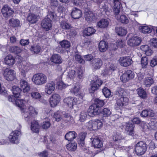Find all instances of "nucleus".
Instances as JSON below:
<instances>
[{
    "label": "nucleus",
    "mask_w": 157,
    "mask_h": 157,
    "mask_svg": "<svg viewBox=\"0 0 157 157\" xmlns=\"http://www.w3.org/2000/svg\"><path fill=\"white\" fill-rule=\"evenodd\" d=\"M9 100L19 107L22 115L27 121L32 119V117L36 115L38 112L36 109L32 106L29 105L27 101L23 99L20 100L17 98H14L13 96H9Z\"/></svg>",
    "instance_id": "f257e3e1"
},
{
    "label": "nucleus",
    "mask_w": 157,
    "mask_h": 157,
    "mask_svg": "<svg viewBox=\"0 0 157 157\" xmlns=\"http://www.w3.org/2000/svg\"><path fill=\"white\" fill-rule=\"evenodd\" d=\"M116 94L120 98L117 99L115 104V109L116 110H121L128 102V98L126 97L128 95V93L127 91L119 87Z\"/></svg>",
    "instance_id": "f03ea898"
},
{
    "label": "nucleus",
    "mask_w": 157,
    "mask_h": 157,
    "mask_svg": "<svg viewBox=\"0 0 157 157\" xmlns=\"http://www.w3.org/2000/svg\"><path fill=\"white\" fill-rule=\"evenodd\" d=\"M49 17L54 21L57 19L56 14L53 12H49L48 17L45 18L42 21L41 25L42 27L46 31L49 30L52 27V21Z\"/></svg>",
    "instance_id": "7ed1b4c3"
},
{
    "label": "nucleus",
    "mask_w": 157,
    "mask_h": 157,
    "mask_svg": "<svg viewBox=\"0 0 157 157\" xmlns=\"http://www.w3.org/2000/svg\"><path fill=\"white\" fill-rule=\"evenodd\" d=\"M30 11L33 12L32 13L29 14L27 18L28 21L31 24H34L38 21L39 18L38 15L37 14L40 12V8H38L34 6H32Z\"/></svg>",
    "instance_id": "20e7f679"
},
{
    "label": "nucleus",
    "mask_w": 157,
    "mask_h": 157,
    "mask_svg": "<svg viewBox=\"0 0 157 157\" xmlns=\"http://www.w3.org/2000/svg\"><path fill=\"white\" fill-rule=\"evenodd\" d=\"M102 121L99 120H90L86 124V128L90 130H97L102 126Z\"/></svg>",
    "instance_id": "39448f33"
},
{
    "label": "nucleus",
    "mask_w": 157,
    "mask_h": 157,
    "mask_svg": "<svg viewBox=\"0 0 157 157\" xmlns=\"http://www.w3.org/2000/svg\"><path fill=\"white\" fill-rule=\"evenodd\" d=\"M47 77L44 74L39 73L34 75L32 78V81L36 85H41L46 83Z\"/></svg>",
    "instance_id": "423d86ee"
},
{
    "label": "nucleus",
    "mask_w": 157,
    "mask_h": 157,
    "mask_svg": "<svg viewBox=\"0 0 157 157\" xmlns=\"http://www.w3.org/2000/svg\"><path fill=\"white\" fill-rule=\"evenodd\" d=\"M102 83L101 80L99 79L97 76H94L91 83V87L89 89V92L93 93L98 89Z\"/></svg>",
    "instance_id": "0eeeda50"
},
{
    "label": "nucleus",
    "mask_w": 157,
    "mask_h": 157,
    "mask_svg": "<svg viewBox=\"0 0 157 157\" xmlns=\"http://www.w3.org/2000/svg\"><path fill=\"white\" fill-rule=\"evenodd\" d=\"M147 149L146 144L143 141H141L136 144L135 148V151L137 155H140L144 154Z\"/></svg>",
    "instance_id": "6e6552de"
},
{
    "label": "nucleus",
    "mask_w": 157,
    "mask_h": 157,
    "mask_svg": "<svg viewBox=\"0 0 157 157\" xmlns=\"http://www.w3.org/2000/svg\"><path fill=\"white\" fill-rule=\"evenodd\" d=\"M31 68V66L29 63L25 62H23L22 64H21L19 67L20 74L21 76L25 78Z\"/></svg>",
    "instance_id": "1a4fd4ad"
},
{
    "label": "nucleus",
    "mask_w": 157,
    "mask_h": 157,
    "mask_svg": "<svg viewBox=\"0 0 157 157\" xmlns=\"http://www.w3.org/2000/svg\"><path fill=\"white\" fill-rule=\"evenodd\" d=\"M21 132L18 130H15L11 132L9 136L10 141L13 144H17L19 142V136Z\"/></svg>",
    "instance_id": "9d476101"
},
{
    "label": "nucleus",
    "mask_w": 157,
    "mask_h": 157,
    "mask_svg": "<svg viewBox=\"0 0 157 157\" xmlns=\"http://www.w3.org/2000/svg\"><path fill=\"white\" fill-rule=\"evenodd\" d=\"M3 75L7 81H12L15 78L16 74L14 70L6 68L4 70Z\"/></svg>",
    "instance_id": "9b49d317"
},
{
    "label": "nucleus",
    "mask_w": 157,
    "mask_h": 157,
    "mask_svg": "<svg viewBox=\"0 0 157 157\" xmlns=\"http://www.w3.org/2000/svg\"><path fill=\"white\" fill-rule=\"evenodd\" d=\"M134 77L135 74L134 72L130 70H128L121 76L120 79L123 82H126L130 79L133 78Z\"/></svg>",
    "instance_id": "f8f14e48"
},
{
    "label": "nucleus",
    "mask_w": 157,
    "mask_h": 157,
    "mask_svg": "<svg viewBox=\"0 0 157 157\" xmlns=\"http://www.w3.org/2000/svg\"><path fill=\"white\" fill-rule=\"evenodd\" d=\"M60 97L57 94H54L49 98L50 106L52 107L56 106L60 101Z\"/></svg>",
    "instance_id": "ddd939ff"
},
{
    "label": "nucleus",
    "mask_w": 157,
    "mask_h": 157,
    "mask_svg": "<svg viewBox=\"0 0 157 157\" xmlns=\"http://www.w3.org/2000/svg\"><path fill=\"white\" fill-rule=\"evenodd\" d=\"M64 103L68 107L72 109L74 105L79 104L80 102L77 101V98L74 97H67L63 100Z\"/></svg>",
    "instance_id": "4468645a"
},
{
    "label": "nucleus",
    "mask_w": 157,
    "mask_h": 157,
    "mask_svg": "<svg viewBox=\"0 0 157 157\" xmlns=\"http://www.w3.org/2000/svg\"><path fill=\"white\" fill-rule=\"evenodd\" d=\"M141 41V38L137 36H133L130 37L127 41L128 44L132 47L139 46Z\"/></svg>",
    "instance_id": "2eb2a0df"
},
{
    "label": "nucleus",
    "mask_w": 157,
    "mask_h": 157,
    "mask_svg": "<svg viewBox=\"0 0 157 157\" xmlns=\"http://www.w3.org/2000/svg\"><path fill=\"white\" fill-rule=\"evenodd\" d=\"M13 12V10L7 5H4L1 10V12L3 16L7 18L11 16Z\"/></svg>",
    "instance_id": "dca6fc26"
},
{
    "label": "nucleus",
    "mask_w": 157,
    "mask_h": 157,
    "mask_svg": "<svg viewBox=\"0 0 157 157\" xmlns=\"http://www.w3.org/2000/svg\"><path fill=\"white\" fill-rule=\"evenodd\" d=\"M55 88V82L53 81H51L47 83L45 85L44 91L47 94L50 95L54 91Z\"/></svg>",
    "instance_id": "f3484780"
},
{
    "label": "nucleus",
    "mask_w": 157,
    "mask_h": 157,
    "mask_svg": "<svg viewBox=\"0 0 157 157\" xmlns=\"http://www.w3.org/2000/svg\"><path fill=\"white\" fill-rule=\"evenodd\" d=\"M155 27L146 25L140 26L139 28L140 31L144 34L149 33L152 32V30H155Z\"/></svg>",
    "instance_id": "a211bd4d"
},
{
    "label": "nucleus",
    "mask_w": 157,
    "mask_h": 157,
    "mask_svg": "<svg viewBox=\"0 0 157 157\" xmlns=\"http://www.w3.org/2000/svg\"><path fill=\"white\" fill-rule=\"evenodd\" d=\"M119 62L121 66L126 67L130 65L132 63V61L130 57L124 56L120 58Z\"/></svg>",
    "instance_id": "6ab92c4d"
},
{
    "label": "nucleus",
    "mask_w": 157,
    "mask_h": 157,
    "mask_svg": "<svg viewBox=\"0 0 157 157\" xmlns=\"http://www.w3.org/2000/svg\"><path fill=\"white\" fill-rule=\"evenodd\" d=\"M100 112L99 107L94 104L90 106L88 113L90 116H93L98 114Z\"/></svg>",
    "instance_id": "aec40b11"
},
{
    "label": "nucleus",
    "mask_w": 157,
    "mask_h": 157,
    "mask_svg": "<svg viewBox=\"0 0 157 157\" xmlns=\"http://www.w3.org/2000/svg\"><path fill=\"white\" fill-rule=\"evenodd\" d=\"M91 64L94 69H99L102 64V62L100 59L96 58L92 60Z\"/></svg>",
    "instance_id": "412c9836"
},
{
    "label": "nucleus",
    "mask_w": 157,
    "mask_h": 157,
    "mask_svg": "<svg viewBox=\"0 0 157 157\" xmlns=\"http://www.w3.org/2000/svg\"><path fill=\"white\" fill-rule=\"evenodd\" d=\"M77 136V133L74 131H70L67 132L65 136V139L69 141H72Z\"/></svg>",
    "instance_id": "4be33fe9"
},
{
    "label": "nucleus",
    "mask_w": 157,
    "mask_h": 157,
    "mask_svg": "<svg viewBox=\"0 0 157 157\" xmlns=\"http://www.w3.org/2000/svg\"><path fill=\"white\" fill-rule=\"evenodd\" d=\"M20 85L23 92H28L30 90L29 85L26 81L21 80L20 82Z\"/></svg>",
    "instance_id": "5701e85b"
},
{
    "label": "nucleus",
    "mask_w": 157,
    "mask_h": 157,
    "mask_svg": "<svg viewBox=\"0 0 157 157\" xmlns=\"http://www.w3.org/2000/svg\"><path fill=\"white\" fill-rule=\"evenodd\" d=\"M50 61L56 64H60L63 61L61 57L58 54H53L50 58Z\"/></svg>",
    "instance_id": "b1692460"
},
{
    "label": "nucleus",
    "mask_w": 157,
    "mask_h": 157,
    "mask_svg": "<svg viewBox=\"0 0 157 157\" xmlns=\"http://www.w3.org/2000/svg\"><path fill=\"white\" fill-rule=\"evenodd\" d=\"M81 11L76 8H74L72 9L71 13L72 17L74 19H78L82 16Z\"/></svg>",
    "instance_id": "393cba45"
},
{
    "label": "nucleus",
    "mask_w": 157,
    "mask_h": 157,
    "mask_svg": "<svg viewBox=\"0 0 157 157\" xmlns=\"http://www.w3.org/2000/svg\"><path fill=\"white\" fill-rule=\"evenodd\" d=\"M4 62L5 64L12 66L14 64L15 60L12 55H9L5 58Z\"/></svg>",
    "instance_id": "a878e982"
},
{
    "label": "nucleus",
    "mask_w": 157,
    "mask_h": 157,
    "mask_svg": "<svg viewBox=\"0 0 157 157\" xmlns=\"http://www.w3.org/2000/svg\"><path fill=\"white\" fill-rule=\"evenodd\" d=\"M9 23L10 26L13 28L21 27V23L20 20L17 19L12 18L9 20Z\"/></svg>",
    "instance_id": "bb28decb"
},
{
    "label": "nucleus",
    "mask_w": 157,
    "mask_h": 157,
    "mask_svg": "<svg viewBox=\"0 0 157 157\" xmlns=\"http://www.w3.org/2000/svg\"><path fill=\"white\" fill-rule=\"evenodd\" d=\"M134 125L132 124H127L125 129V131L126 133L130 136L133 135L134 133Z\"/></svg>",
    "instance_id": "cd10ccee"
},
{
    "label": "nucleus",
    "mask_w": 157,
    "mask_h": 157,
    "mask_svg": "<svg viewBox=\"0 0 157 157\" xmlns=\"http://www.w3.org/2000/svg\"><path fill=\"white\" fill-rule=\"evenodd\" d=\"M80 89V85L78 84H76L73 87L70 89V92L75 95H79L81 96Z\"/></svg>",
    "instance_id": "c85d7f7f"
},
{
    "label": "nucleus",
    "mask_w": 157,
    "mask_h": 157,
    "mask_svg": "<svg viewBox=\"0 0 157 157\" xmlns=\"http://www.w3.org/2000/svg\"><path fill=\"white\" fill-rule=\"evenodd\" d=\"M109 21L106 19H102L98 22L97 25L98 27L105 28L107 27L109 24Z\"/></svg>",
    "instance_id": "c756f323"
},
{
    "label": "nucleus",
    "mask_w": 157,
    "mask_h": 157,
    "mask_svg": "<svg viewBox=\"0 0 157 157\" xmlns=\"http://www.w3.org/2000/svg\"><path fill=\"white\" fill-rule=\"evenodd\" d=\"M96 31V30L92 27H87L83 30V34L86 36H90L94 33Z\"/></svg>",
    "instance_id": "7c9ffc66"
},
{
    "label": "nucleus",
    "mask_w": 157,
    "mask_h": 157,
    "mask_svg": "<svg viewBox=\"0 0 157 157\" xmlns=\"http://www.w3.org/2000/svg\"><path fill=\"white\" fill-rule=\"evenodd\" d=\"M12 91L14 95V98L20 97L21 90L18 86H14L12 88Z\"/></svg>",
    "instance_id": "2f4dec72"
},
{
    "label": "nucleus",
    "mask_w": 157,
    "mask_h": 157,
    "mask_svg": "<svg viewBox=\"0 0 157 157\" xmlns=\"http://www.w3.org/2000/svg\"><path fill=\"white\" fill-rule=\"evenodd\" d=\"M92 144L94 147L97 148H100L103 145L101 140L98 138L94 139L92 141Z\"/></svg>",
    "instance_id": "473e14b6"
},
{
    "label": "nucleus",
    "mask_w": 157,
    "mask_h": 157,
    "mask_svg": "<svg viewBox=\"0 0 157 157\" xmlns=\"http://www.w3.org/2000/svg\"><path fill=\"white\" fill-rule=\"evenodd\" d=\"M31 129L34 132L37 133L39 132V125L37 121H34L31 122Z\"/></svg>",
    "instance_id": "72a5a7b5"
},
{
    "label": "nucleus",
    "mask_w": 157,
    "mask_h": 157,
    "mask_svg": "<svg viewBox=\"0 0 157 157\" xmlns=\"http://www.w3.org/2000/svg\"><path fill=\"white\" fill-rule=\"evenodd\" d=\"M85 17L87 21H91L95 18V16L92 12L87 10V11H85Z\"/></svg>",
    "instance_id": "f704fd0d"
},
{
    "label": "nucleus",
    "mask_w": 157,
    "mask_h": 157,
    "mask_svg": "<svg viewBox=\"0 0 157 157\" xmlns=\"http://www.w3.org/2000/svg\"><path fill=\"white\" fill-rule=\"evenodd\" d=\"M67 78L71 79H74L77 77V74L75 70L69 69L67 72Z\"/></svg>",
    "instance_id": "c9c22d12"
},
{
    "label": "nucleus",
    "mask_w": 157,
    "mask_h": 157,
    "mask_svg": "<svg viewBox=\"0 0 157 157\" xmlns=\"http://www.w3.org/2000/svg\"><path fill=\"white\" fill-rule=\"evenodd\" d=\"M57 82L56 83V87L58 89L61 90L65 88L66 86L62 81L61 76L58 77L56 80Z\"/></svg>",
    "instance_id": "e433bc0d"
},
{
    "label": "nucleus",
    "mask_w": 157,
    "mask_h": 157,
    "mask_svg": "<svg viewBox=\"0 0 157 157\" xmlns=\"http://www.w3.org/2000/svg\"><path fill=\"white\" fill-rule=\"evenodd\" d=\"M98 47L99 51L101 52H103L107 49L108 44L105 41H101L99 43Z\"/></svg>",
    "instance_id": "4c0bfd02"
},
{
    "label": "nucleus",
    "mask_w": 157,
    "mask_h": 157,
    "mask_svg": "<svg viewBox=\"0 0 157 157\" xmlns=\"http://www.w3.org/2000/svg\"><path fill=\"white\" fill-rule=\"evenodd\" d=\"M60 27L63 29L68 30L71 28V25L66 21L63 20L60 22Z\"/></svg>",
    "instance_id": "58836bf2"
},
{
    "label": "nucleus",
    "mask_w": 157,
    "mask_h": 157,
    "mask_svg": "<svg viewBox=\"0 0 157 157\" xmlns=\"http://www.w3.org/2000/svg\"><path fill=\"white\" fill-rule=\"evenodd\" d=\"M116 31L118 35L121 36H125L127 33L126 29L122 27L116 28Z\"/></svg>",
    "instance_id": "ea45409f"
},
{
    "label": "nucleus",
    "mask_w": 157,
    "mask_h": 157,
    "mask_svg": "<svg viewBox=\"0 0 157 157\" xmlns=\"http://www.w3.org/2000/svg\"><path fill=\"white\" fill-rule=\"evenodd\" d=\"M118 4H114L113 8V11L115 15L118 14L120 13L122 5L121 2H118Z\"/></svg>",
    "instance_id": "a19ab883"
},
{
    "label": "nucleus",
    "mask_w": 157,
    "mask_h": 157,
    "mask_svg": "<svg viewBox=\"0 0 157 157\" xmlns=\"http://www.w3.org/2000/svg\"><path fill=\"white\" fill-rule=\"evenodd\" d=\"M50 142L49 143L48 145V144L47 145V147L48 148L55 147L57 143L56 140L53 137L51 136L50 138Z\"/></svg>",
    "instance_id": "79ce46f5"
},
{
    "label": "nucleus",
    "mask_w": 157,
    "mask_h": 157,
    "mask_svg": "<svg viewBox=\"0 0 157 157\" xmlns=\"http://www.w3.org/2000/svg\"><path fill=\"white\" fill-rule=\"evenodd\" d=\"M138 94L141 98L145 99L147 97V94L145 91L142 88H139L137 90Z\"/></svg>",
    "instance_id": "37998d69"
},
{
    "label": "nucleus",
    "mask_w": 157,
    "mask_h": 157,
    "mask_svg": "<svg viewBox=\"0 0 157 157\" xmlns=\"http://www.w3.org/2000/svg\"><path fill=\"white\" fill-rule=\"evenodd\" d=\"M153 79L151 77H148L145 78L144 81V83L147 87H150L153 83Z\"/></svg>",
    "instance_id": "c03bdc74"
},
{
    "label": "nucleus",
    "mask_w": 157,
    "mask_h": 157,
    "mask_svg": "<svg viewBox=\"0 0 157 157\" xmlns=\"http://www.w3.org/2000/svg\"><path fill=\"white\" fill-rule=\"evenodd\" d=\"M77 73V77L80 79H82L83 77V73L84 71L83 68L81 67H79L75 69Z\"/></svg>",
    "instance_id": "a18cd8bd"
},
{
    "label": "nucleus",
    "mask_w": 157,
    "mask_h": 157,
    "mask_svg": "<svg viewBox=\"0 0 157 157\" xmlns=\"http://www.w3.org/2000/svg\"><path fill=\"white\" fill-rule=\"evenodd\" d=\"M112 139L114 141H118L124 139V137L122 136L119 132H115L113 133Z\"/></svg>",
    "instance_id": "49530a36"
},
{
    "label": "nucleus",
    "mask_w": 157,
    "mask_h": 157,
    "mask_svg": "<svg viewBox=\"0 0 157 157\" xmlns=\"http://www.w3.org/2000/svg\"><path fill=\"white\" fill-rule=\"evenodd\" d=\"M59 44L61 45L62 48H64L65 49L69 48L71 45L70 42L67 40H64L60 42Z\"/></svg>",
    "instance_id": "de8ad7c7"
},
{
    "label": "nucleus",
    "mask_w": 157,
    "mask_h": 157,
    "mask_svg": "<svg viewBox=\"0 0 157 157\" xmlns=\"http://www.w3.org/2000/svg\"><path fill=\"white\" fill-rule=\"evenodd\" d=\"M63 113L59 111H57L53 115L54 118L55 119V120L57 122H59L61 120L62 118Z\"/></svg>",
    "instance_id": "09e8293b"
},
{
    "label": "nucleus",
    "mask_w": 157,
    "mask_h": 157,
    "mask_svg": "<svg viewBox=\"0 0 157 157\" xmlns=\"http://www.w3.org/2000/svg\"><path fill=\"white\" fill-rule=\"evenodd\" d=\"M77 144L75 143L68 144L66 145L67 149L71 151H75L77 148Z\"/></svg>",
    "instance_id": "8fccbe9b"
},
{
    "label": "nucleus",
    "mask_w": 157,
    "mask_h": 157,
    "mask_svg": "<svg viewBox=\"0 0 157 157\" xmlns=\"http://www.w3.org/2000/svg\"><path fill=\"white\" fill-rule=\"evenodd\" d=\"M88 113L86 111H83L79 115V121L80 122H84L86 118Z\"/></svg>",
    "instance_id": "3c124183"
},
{
    "label": "nucleus",
    "mask_w": 157,
    "mask_h": 157,
    "mask_svg": "<svg viewBox=\"0 0 157 157\" xmlns=\"http://www.w3.org/2000/svg\"><path fill=\"white\" fill-rule=\"evenodd\" d=\"M141 63L143 68H147L148 63L147 58L146 56L142 57L141 59Z\"/></svg>",
    "instance_id": "603ef678"
},
{
    "label": "nucleus",
    "mask_w": 157,
    "mask_h": 157,
    "mask_svg": "<svg viewBox=\"0 0 157 157\" xmlns=\"http://www.w3.org/2000/svg\"><path fill=\"white\" fill-rule=\"evenodd\" d=\"M9 50L10 52L16 54L19 53L21 51V49L19 47L15 46L11 47L9 49Z\"/></svg>",
    "instance_id": "864d4df0"
},
{
    "label": "nucleus",
    "mask_w": 157,
    "mask_h": 157,
    "mask_svg": "<svg viewBox=\"0 0 157 157\" xmlns=\"http://www.w3.org/2000/svg\"><path fill=\"white\" fill-rule=\"evenodd\" d=\"M125 41L123 39H119L117 40L116 43V47H114V48H116V47L117 48H122L123 47L124 45Z\"/></svg>",
    "instance_id": "5fc2aeb1"
},
{
    "label": "nucleus",
    "mask_w": 157,
    "mask_h": 157,
    "mask_svg": "<svg viewBox=\"0 0 157 157\" xmlns=\"http://www.w3.org/2000/svg\"><path fill=\"white\" fill-rule=\"evenodd\" d=\"M119 20L123 24H126L129 22V20L127 17L124 14L121 15Z\"/></svg>",
    "instance_id": "6e6d98bb"
},
{
    "label": "nucleus",
    "mask_w": 157,
    "mask_h": 157,
    "mask_svg": "<svg viewBox=\"0 0 157 157\" xmlns=\"http://www.w3.org/2000/svg\"><path fill=\"white\" fill-rule=\"evenodd\" d=\"M102 92L106 98L109 97L111 95V92L110 90L107 87H105L102 89Z\"/></svg>",
    "instance_id": "4d7b16f0"
},
{
    "label": "nucleus",
    "mask_w": 157,
    "mask_h": 157,
    "mask_svg": "<svg viewBox=\"0 0 157 157\" xmlns=\"http://www.w3.org/2000/svg\"><path fill=\"white\" fill-rule=\"evenodd\" d=\"M94 104L96 105L98 107L100 108L104 105V102L103 100H101L99 99H96Z\"/></svg>",
    "instance_id": "13d9d810"
},
{
    "label": "nucleus",
    "mask_w": 157,
    "mask_h": 157,
    "mask_svg": "<svg viewBox=\"0 0 157 157\" xmlns=\"http://www.w3.org/2000/svg\"><path fill=\"white\" fill-rule=\"evenodd\" d=\"M104 116L108 117L111 114V112L109 109L107 108H104L101 112Z\"/></svg>",
    "instance_id": "bf43d9fd"
},
{
    "label": "nucleus",
    "mask_w": 157,
    "mask_h": 157,
    "mask_svg": "<svg viewBox=\"0 0 157 157\" xmlns=\"http://www.w3.org/2000/svg\"><path fill=\"white\" fill-rule=\"evenodd\" d=\"M75 58L76 61L80 63H84V60L82 57L81 55L78 54H76L75 55Z\"/></svg>",
    "instance_id": "052dcab7"
},
{
    "label": "nucleus",
    "mask_w": 157,
    "mask_h": 157,
    "mask_svg": "<svg viewBox=\"0 0 157 157\" xmlns=\"http://www.w3.org/2000/svg\"><path fill=\"white\" fill-rule=\"evenodd\" d=\"M31 50L34 52L35 53L37 54L40 52V47L39 45H34V46H31Z\"/></svg>",
    "instance_id": "680f3d73"
},
{
    "label": "nucleus",
    "mask_w": 157,
    "mask_h": 157,
    "mask_svg": "<svg viewBox=\"0 0 157 157\" xmlns=\"http://www.w3.org/2000/svg\"><path fill=\"white\" fill-rule=\"evenodd\" d=\"M31 94L32 98L35 99H39L41 97V94L39 93L36 92H32Z\"/></svg>",
    "instance_id": "e2e57ef3"
},
{
    "label": "nucleus",
    "mask_w": 157,
    "mask_h": 157,
    "mask_svg": "<svg viewBox=\"0 0 157 157\" xmlns=\"http://www.w3.org/2000/svg\"><path fill=\"white\" fill-rule=\"evenodd\" d=\"M108 5V4L107 3H104L102 8H101V10H103V11H104L107 15L108 14L109 12V9Z\"/></svg>",
    "instance_id": "0e129e2a"
},
{
    "label": "nucleus",
    "mask_w": 157,
    "mask_h": 157,
    "mask_svg": "<svg viewBox=\"0 0 157 157\" xmlns=\"http://www.w3.org/2000/svg\"><path fill=\"white\" fill-rule=\"evenodd\" d=\"M150 44L154 48H157V39L153 38L150 40Z\"/></svg>",
    "instance_id": "69168bd1"
},
{
    "label": "nucleus",
    "mask_w": 157,
    "mask_h": 157,
    "mask_svg": "<svg viewBox=\"0 0 157 157\" xmlns=\"http://www.w3.org/2000/svg\"><path fill=\"white\" fill-rule=\"evenodd\" d=\"M51 124L48 121H46L44 122L41 126V128L44 129H47L50 127Z\"/></svg>",
    "instance_id": "338daca9"
},
{
    "label": "nucleus",
    "mask_w": 157,
    "mask_h": 157,
    "mask_svg": "<svg viewBox=\"0 0 157 157\" xmlns=\"http://www.w3.org/2000/svg\"><path fill=\"white\" fill-rule=\"evenodd\" d=\"M156 65H157V56H155L151 60L150 65L152 67H154Z\"/></svg>",
    "instance_id": "774afa93"
}]
</instances>
